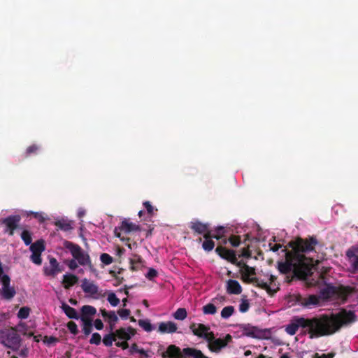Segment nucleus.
I'll return each mask as SVG.
<instances>
[{"mask_svg":"<svg viewBox=\"0 0 358 358\" xmlns=\"http://www.w3.org/2000/svg\"><path fill=\"white\" fill-rule=\"evenodd\" d=\"M100 260L103 264L109 265L113 262V259L110 255L107 253H103L100 256Z\"/></svg>","mask_w":358,"mask_h":358,"instance_id":"nucleus-46","label":"nucleus"},{"mask_svg":"<svg viewBox=\"0 0 358 358\" xmlns=\"http://www.w3.org/2000/svg\"><path fill=\"white\" fill-rule=\"evenodd\" d=\"M241 256L249 258L251 257V252L248 248H244L241 250Z\"/></svg>","mask_w":358,"mask_h":358,"instance_id":"nucleus-59","label":"nucleus"},{"mask_svg":"<svg viewBox=\"0 0 358 358\" xmlns=\"http://www.w3.org/2000/svg\"><path fill=\"white\" fill-rule=\"evenodd\" d=\"M335 294V288L331 285H327L326 287L320 290V294L323 299H329Z\"/></svg>","mask_w":358,"mask_h":358,"instance_id":"nucleus-31","label":"nucleus"},{"mask_svg":"<svg viewBox=\"0 0 358 358\" xmlns=\"http://www.w3.org/2000/svg\"><path fill=\"white\" fill-rule=\"evenodd\" d=\"M357 320L354 311L342 309L337 313L321 315L313 318L294 317L286 326L285 331L294 335L299 327L307 329L310 338L332 335L341 330L343 327L348 326Z\"/></svg>","mask_w":358,"mask_h":358,"instance_id":"nucleus-1","label":"nucleus"},{"mask_svg":"<svg viewBox=\"0 0 358 358\" xmlns=\"http://www.w3.org/2000/svg\"><path fill=\"white\" fill-rule=\"evenodd\" d=\"M270 250L273 252H277L280 248H281L282 245L280 244L275 243H269Z\"/></svg>","mask_w":358,"mask_h":358,"instance_id":"nucleus-60","label":"nucleus"},{"mask_svg":"<svg viewBox=\"0 0 358 358\" xmlns=\"http://www.w3.org/2000/svg\"><path fill=\"white\" fill-rule=\"evenodd\" d=\"M115 345L117 347L121 348L123 350H126L129 348V344L127 343V341H118L115 343Z\"/></svg>","mask_w":358,"mask_h":358,"instance_id":"nucleus-55","label":"nucleus"},{"mask_svg":"<svg viewBox=\"0 0 358 358\" xmlns=\"http://www.w3.org/2000/svg\"><path fill=\"white\" fill-rule=\"evenodd\" d=\"M81 288L85 293L90 294L95 299H97L99 296H104V294L99 292L98 285L87 278L82 280Z\"/></svg>","mask_w":358,"mask_h":358,"instance_id":"nucleus-7","label":"nucleus"},{"mask_svg":"<svg viewBox=\"0 0 358 358\" xmlns=\"http://www.w3.org/2000/svg\"><path fill=\"white\" fill-rule=\"evenodd\" d=\"M162 357L163 358H182V352L179 347L170 345L166 350L162 354Z\"/></svg>","mask_w":358,"mask_h":358,"instance_id":"nucleus-14","label":"nucleus"},{"mask_svg":"<svg viewBox=\"0 0 358 358\" xmlns=\"http://www.w3.org/2000/svg\"><path fill=\"white\" fill-rule=\"evenodd\" d=\"M30 310H31L29 307H27V306L22 307L17 313L18 318H20L21 320L27 319L29 315Z\"/></svg>","mask_w":358,"mask_h":358,"instance_id":"nucleus-41","label":"nucleus"},{"mask_svg":"<svg viewBox=\"0 0 358 358\" xmlns=\"http://www.w3.org/2000/svg\"><path fill=\"white\" fill-rule=\"evenodd\" d=\"M94 327L97 330H101L103 328V324L100 319H96L94 321Z\"/></svg>","mask_w":358,"mask_h":358,"instance_id":"nucleus-58","label":"nucleus"},{"mask_svg":"<svg viewBox=\"0 0 358 358\" xmlns=\"http://www.w3.org/2000/svg\"><path fill=\"white\" fill-rule=\"evenodd\" d=\"M227 292L229 294H240L242 292V287L236 280H229L227 282Z\"/></svg>","mask_w":358,"mask_h":358,"instance_id":"nucleus-17","label":"nucleus"},{"mask_svg":"<svg viewBox=\"0 0 358 358\" xmlns=\"http://www.w3.org/2000/svg\"><path fill=\"white\" fill-rule=\"evenodd\" d=\"M158 275V272L156 269L153 268H150L147 274L145 275V277L149 280H152L155 278H156Z\"/></svg>","mask_w":358,"mask_h":358,"instance_id":"nucleus-51","label":"nucleus"},{"mask_svg":"<svg viewBox=\"0 0 358 358\" xmlns=\"http://www.w3.org/2000/svg\"><path fill=\"white\" fill-rule=\"evenodd\" d=\"M317 241L315 237L309 238H297L288 243L292 251L282 250L285 253V262L278 263V270L281 273L291 272L299 279L306 280L312 274L313 261L305 256L304 253L314 250Z\"/></svg>","mask_w":358,"mask_h":358,"instance_id":"nucleus-2","label":"nucleus"},{"mask_svg":"<svg viewBox=\"0 0 358 358\" xmlns=\"http://www.w3.org/2000/svg\"><path fill=\"white\" fill-rule=\"evenodd\" d=\"M250 308V303L248 299H242L239 305V310L241 313H246Z\"/></svg>","mask_w":358,"mask_h":358,"instance_id":"nucleus-45","label":"nucleus"},{"mask_svg":"<svg viewBox=\"0 0 358 358\" xmlns=\"http://www.w3.org/2000/svg\"><path fill=\"white\" fill-rule=\"evenodd\" d=\"M198 350L192 348H186L182 350V358L192 357L194 358Z\"/></svg>","mask_w":358,"mask_h":358,"instance_id":"nucleus-33","label":"nucleus"},{"mask_svg":"<svg viewBox=\"0 0 358 358\" xmlns=\"http://www.w3.org/2000/svg\"><path fill=\"white\" fill-rule=\"evenodd\" d=\"M209 224L202 223L198 220L190 222L191 229L199 234H203V236L206 233H212L209 229Z\"/></svg>","mask_w":358,"mask_h":358,"instance_id":"nucleus-12","label":"nucleus"},{"mask_svg":"<svg viewBox=\"0 0 358 358\" xmlns=\"http://www.w3.org/2000/svg\"><path fill=\"white\" fill-rule=\"evenodd\" d=\"M320 303V298L316 295H310L306 299L304 305L309 306L311 305H317Z\"/></svg>","mask_w":358,"mask_h":358,"instance_id":"nucleus-38","label":"nucleus"},{"mask_svg":"<svg viewBox=\"0 0 358 358\" xmlns=\"http://www.w3.org/2000/svg\"><path fill=\"white\" fill-rule=\"evenodd\" d=\"M234 313V308L232 306H228L224 308L221 311V317L224 319H227L230 316L233 315Z\"/></svg>","mask_w":358,"mask_h":358,"instance_id":"nucleus-37","label":"nucleus"},{"mask_svg":"<svg viewBox=\"0 0 358 358\" xmlns=\"http://www.w3.org/2000/svg\"><path fill=\"white\" fill-rule=\"evenodd\" d=\"M141 231L139 225L130 222H129V220L125 219L123 221H122L120 226L115 228L114 234L115 236L121 238L122 232L124 234H129L130 232L132 231Z\"/></svg>","mask_w":358,"mask_h":358,"instance_id":"nucleus-6","label":"nucleus"},{"mask_svg":"<svg viewBox=\"0 0 358 358\" xmlns=\"http://www.w3.org/2000/svg\"><path fill=\"white\" fill-rule=\"evenodd\" d=\"M189 329L194 335L202 338L204 333L210 330V327L203 324L192 323L189 326Z\"/></svg>","mask_w":358,"mask_h":358,"instance_id":"nucleus-15","label":"nucleus"},{"mask_svg":"<svg viewBox=\"0 0 358 358\" xmlns=\"http://www.w3.org/2000/svg\"><path fill=\"white\" fill-rule=\"evenodd\" d=\"M202 338L208 343V345H210L213 341L215 339L213 332L209 331H206V333L205 332Z\"/></svg>","mask_w":358,"mask_h":358,"instance_id":"nucleus-50","label":"nucleus"},{"mask_svg":"<svg viewBox=\"0 0 358 358\" xmlns=\"http://www.w3.org/2000/svg\"><path fill=\"white\" fill-rule=\"evenodd\" d=\"M241 273L243 275L245 282H246V280L250 278V276L255 275L256 274L255 268L253 267H250L248 264L244 266V268H243V271H241Z\"/></svg>","mask_w":358,"mask_h":358,"instance_id":"nucleus-30","label":"nucleus"},{"mask_svg":"<svg viewBox=\"0 0 358 358\" xmlns=\"http://www.w3.org/2000/svg\"><path fill=\"white\" fill-rule=\"evenodd\" d=\"M21 217L20 215H10L2 220V224H5L6 229L5 232H7L10 236L14 234V231L17 228L20 222Z\"/></svg>","mask_w":358,"mask_h":358,"instance_id":"nucleus-9","label":"nucleus"},{"mask_svg":"<svg viewBox=\"0 0 358 358\" xmlns=\"http://www.w3.org/2000/svg\"><path fill=\"white\" fill-rule=\"evenodd\" d=\"M67 328L72 334H73V335L78 334V326L74 322H73V321L69 322L67 323Z\"/></svg>","mask_w":358,"mask_h":358,"instance_id":"nucleus-49","label":"nucleus"},{"mask_svg":"<svg viewBox=\"0 0 358 358\" xmlns=\"http://www.w3.org/2000/svg\"><path fill=\"white\" fill-rule=\"evenodd\" d=\"M114 341H116V336L114 332L105 335L103 338V343L106 347H110Z\"/></svg>","mask_w":358,"mask_h":358,"instance_id":"nucleus-32","label":"nucleus"},{"mask_svg":"<svg viewBox=\"0 0 358 358\" xmlns=\"http://www.w3.org/2000/svg\"><path fill=\"white\" fill-rule=\"evenodd\" d=\"M100 312L104 318L108 319V323L115 324L117 322L118 317L115 311H107L106 309H101Z\"/></svg>","mask_w":358,"mask_h":358,"instance_id":"nucleus-24","label":"nucleus"},{"mask_svg":"<svg viewBox=\"0 0 358 358\" xmlns=\"http://www.w3.org/2000/svg\"><path fill=\"white\" fill-rule=\"evenodd\" d=\"M80 319L83 322V331L86 336H88L92 331V320L85 317H80Z\"/></svg>","mask_w":358,"mask_h":358,"instance_id":"nucleus-25","label":"nucleus"},{"mask_svg":"<svg viewBox=\"0 0 358 358\" xmlns=\"http://www.w3.org/2000/svg\"><path fill=\"white\" fill-rule=\"evenodd\" d=\"M203 238L205 240L202 243V248L205 251L210 252L215 247V242L213 241V238L219 240L221 238V236L219 235H213L212 233H206L203 236Z\"/></svg>","mask_w":358,"mask_h":358,"instance_id":"nucleus-13","label":"nucleus"},{"mask_svg":"<svg viewBox=\"0 0 358 358\" xmlns=\"http://www.w3.org/2000/svg\"><path fill=\"white\" fill-rule=\"evenodd\" d=\"M177 329L176 324L173 322L169 321L159 323L158 331L162 334H173L176 332Z\"/></svg>","mask_w":358,"mask_h":358,"instance_id":"nucleus-16","label":"nucleus"},{"mask_svg":"<svg viewBox=\"0 0 358 358\" xmlns=\"http://www.w3.org/2000/svg\"><path fill=\"white\" fill-rule=\"evenodd\" d=\"M29 353V350L27 348H23L20 350L19 355L20 357H27Z\"/></svg>","mask_w":358,"mask_h":358,"instance_id":"nucleus-63","label":"nucleus"},{"mask_svg":"<svg viewBox=\"0 0 358 358\" xmlns=\"http://www.w3.org/2000/svg\"><path fill=\"white\" fill-rule=\"evenodd\" d=\"M215 252L222 259L231 262H236V255L234 250L227 249V248L220 245L215 248Z\"/></svg>","mask_w":358,"mask_h":358,"instance_id":"nucleus-10","label":"nucleus"},{"mask_svg":"<svg viewBox=\"0 0 358 358\" xmlns=\"http://www.w3.org/2000/svg\"><path fill=\"white\" fill-rule=\"evenodd\" d=\"M187 316V313L185 308H179L176 310V311L173 313V317L176 320H183Z\"/></svg>","mask_w":358,"mask_h":358,"instance_id":"nucleus-36","label":"nucleus"},{"mask_svg":"<svg viewBox=\"0 0 358 358\" xmlns=\"http://www.w3.org/2000/svg\"><path fill=\"white\" fill-rule=\"evenodd\" d=\"M129 352L131 354H133L134 352H138L141 355H143L145 357H150V355L145 351L144 349L141 348L139 349L138 346L136 343H133L130 348H129Z\"/></svg>","mask_w":358,"mask_h":358,"instance_id":"nucleus-35","label":"nucleus"},{"mask_svg":"<svg viewBox=\"0 0 358 358\" xmlns=\"http://www.w3.org/2000/svg\"><path fill=\"white\" fill-rule=\"evenodd\" d=\"M50 269H45V272L48 275L55 276L56 274L62 271V268H60L59 263L54 257H52L50 259Z\"/></svg>","mask_w":358,"mask_h":358,"instance_id":"nucleus-20","label":"nucleus"},{"mask_svg":"<svg viewBox=\"0 0 358 358\" xmlns=\"http://www.w3.org/2000/svg\"><path fill=\"white\" fill-rule=\"evenodd\" d=\"M143 206L145 207V208L146 209L148 213L150 215H152L154 214V207L152 206L150 202L148 201H146L143 202Z\"/></svg>","mask_w":358,"mask_h":358,"instance_id":"nucleus-53","label":"nucleus"},{"mask_svg":"<svg viewBox=\"0 0 358 358\" xmlns=\"http://www.w3.org/2000/svg\"><path fill=\"white\" fill-rule=\"evenodd\" d=\"M55 225L60 230L69 231L73 229L70 222L65 220H57L55 222Z\"/></svg>","mask_w":358,"mask_h":358,"instance_id":"nucleus-27","label":"nucleus"},{"mask_svg":"<svg viewBox=\"0 0 358 358\" xmlns=\"http://www.w3.org/2000/svg\"><path fill=\"white\" fill-rule=\"evenodd\" d=\"M117 313L122 319L126 320L129 316L131 311L129 309H120Z\"/></svg>","mask_w":358,"mask_h":358,"instance_id":"nucleus-52","label":"nucleus"},{"mask_svg":"<svg viewBox=\"0 0 358 358\" xmlns=\"http://www.w3.org/2000/svg\"><path fill=\"white\" fill-rule=\"evenodd\" d=\"M82 315L85 318H90L89 316H93L96 314V310L94 307L89 305H85L81 308Z\"/></svg>","mask_w":358,"mask_h":358,"instance_id":"nucleus-26","label":"nucleus"},{"mask_svg":"<svg viewBox=\"0 0 358 358\" xmlns=\"http://www.w3.org/2000/svg\"><path fill=\"white\" fill-rule=\"evenodd\" d=\"M241 329L243 334L248 337L262 338L264 336V332L261 329L250 324H243Z\"/></svg>","mask_w":358,"mask_h":358,"instance_id":"nucleus-11","label":"nucleus"},{"mask_svg":"<svg viewBox=\"0 0 358 358\" xmlns=\"http://www.w3.org/2000/svg\"><path fill=\"white\" fill-rule=\"evenodd\" d=\"M29 250L31 252L42 253L45 250V241L39 239L30 245Z\"/></svg>","mask_w":358,"mask_h":358,"instance_id":"nucleus-23","label":"nucleus"},{"mask_svg":"<svg viewBox=\"0 0 358 358\" xmlns=\"http://www.w3.org/2000/svg\"><path fill=\"white\" fill-rule=\"evenodd\" d=\"M110 274H111L113 277L115 278L117 282L114 285L115 286H117V285H120L124 281L123 278H120L119 277H117L116 275L115 271H110Z\"/></svg>","mask_w":358,"mask_h":358,"instance_id":"nucleus-56","label":"nucleus"},{"mask_svg":"<svg viewBox=\"0 0 358 358\" xmlns=\"http://www.w3.org/2000/svg\"><path fill=\"white\" fill-rule=\"evenodd\" d=\"M20 236L26 245L32 244V234L29 231L26 229L23 230Z\"/></svg>","mask_w":358,"mask_h":358,"instance_id":"nucleus-34","label":"nucleus"},{"mask_svg":"<svg viewBox=\"0 0 358 358\" xmlns=\"http://www.w3.org/2000/svg\"><path fill=\"white\" fill-rule=\"evenodd\" d=\"M217 312L216 306L211 303H209L203 307V313L206 315H214Z\"/></svg>","mask_w":358,"mask_h":358,"instance_id":"nucleus-39","label":"nucleus"},{"mask_svg":"<svg viewBox=\"0 0 358 358\" xmlns=\"http://www.w3.org/2000/svg\"><path fill=\"white\" fill-rule=\"evenodd\" d=\"M246 282L255 283L257 287L266 289L267 292L271 291V288L269 285L267 284V282H265L264 281H259V279L256 277L248 278V280H246Z\"/></svg>","mask_w":358,"mask_h":358,"instance_id":"nucleus-28","label":"nucleus"},{"mask_svg":"<svg viewBox=\"0 0 358 358\" xmlns=\"http://www.w3.org/2000/svg\"><path fill=\"white\" fill-rule=\"evenodd\" d=\"M62 310L64 312L66 315L71 319L78 320L79 318L78 314L76 310L66 303H63L61 306Z\"/></svg>","mask_w":358,"mask_h":358,"instance_id":"nucleus-22","label":"nucleus"},{"mask_svg":"<svg viewBox=\"0 0 358 358\" xmlns=\"http://www.w3.org/2000/svg\"><path fill=\"white\" fill-rule=\"evenodd\" d=\"M114 333L116 336V339L119 338L123 341H129L131 339V335L127 334L128 331L126 330V328L121 327L119 329H117Z\"/></svg>","mask_w":358,"mask_h":358,"instance_id":"nucleus-29","label":"nucleus"},{"mask_svg":"<svg viewBox=\"0 0 358 358\" xmlns=\"http://www.w3.org/2000/svg\"><path fill=\"white\" fill-rule=\"evenodd\" d=\"M229 242L233 247H238L241 243V238L239 236L232 235L229 238Z\"/></svg>","mask_w":358,"mask_h":358,"instance_id":"nucleus-48","label":"nucleus"},{"mask_svg":"<svg viewBox=\"0 0 358 358\" xmlns=\"http://www.w3.org/2000/svg\"><path fill=\"white\" fill-rule=\"evenodd\" d=\"M224 229L223 227H218L215 229V234H213V235H219L222 237V234L224 233Z\"/></svg>","mask_w":358,"mask_h":358,"instance_id":"nucleus-61","label":"nucleus"},{"mask_svg":"<svg viewBox=\"0 0 358 358\" xmlns=\"http://www.w3.org/2000/svg\"><path fill=\"white\" fill-rule=\"evenodd\" d=\"M108 301L112 306H117L120 303V299L117 297L115 293L110 292L108 294Z\"/></svg>","mask_w":358,"mask_h":358,"instance_id":"nucleus-43","label":"nucleus"},{"mask_svg":"<svg viewBox=\"0 0 358 358\" xmlns=\"http://www.w3.org/2000/svg\"><path fill=\"white\" fill-rule=\"evenodd\" d=\"M21 338L14 329L0 330V343L8 348L17 350L20 346Z\"/></svg>","mask_w":358,"mask_h":358,"instance_id":"nucleus-3","label":"nucleus"},{"mask_svg":"<svg viewBox=\"0 0 358 358\" xmlns=\"http://www.w3.org/2000/svg\"><path fill=\"white\" fill-rule=\"evenodd\" d=\"M144 261L137 255H134L133 258L129 259L130 270L132 271H138L143 266Z\"/></svg>","mask_w":358,"mask_h":358,"instance_id":"nucleus-19","label":"nucleus"},{"mask_svg":"<svg viewBox=\"0 0 358 358\" xmlns=\"http://www.w3.org/2000/svg\"><path fill=\"white\" fill-rule=\"evenodd\" d=\"M76 259L73 258V259L69 260L68 263V266L71 270H75L78 268V264L76 262Z\"/></svg>","mask_w":358,"mask_h":358,"instance_id":"nucleus-57","label":"nucleus"},{"mask_svg":"<svg viewBox=\"0 0 358 358\" xmlns=\"http://www.w3.org/2000/svg\"><path fill=\"white\" fill-rule=\"evenodd\" d=\"M194 358H208V357H206V355H204L203 353L201 350H198Z\"/></svg>","mask_w":358,"mask_h":358,"instance_id":"nucleus-64","label":"nucleus"},{"mask_svg":"<svg viewBox=\"0 0 358 358\" xmlns=\"http://www.w3.org/2000/svg\"><path fill=\"white\" fill-rule=\"evenodd\" d=\"M39 146L36 144H33L29 146L24 152V157L27 158L33 154H36L39 150Z\"/></svg>","mask_w":358,"mask_h":358,"instance_id":"nucleus-42","label":"nucleus"},{"mask_svg":"<svg viewBox=\"0 0 358 358\" xmlns=\"http://www.w3.org/2000/svg\"><path fill=\"white\" fill-rule=\"evenodd\" d=\"M30 259L35 264L41 265L42 264L41 253L31 252Z\"/></svg>","mask_w":358,"mask_h":358,"instance_id":"nucleus-44","label":"nucleus"},{"mask_svg":"<svg viewBox=\"0 0 358 358\" xmlns=\"http://www.w3.org/2000/svg\"><path fill=\"white\" fill-rule=\"evenodd\" d=\"M101 342V337L99 333H94L90 340V344L99 345Z\"/></svg>","mask_w":358,"mask_h":358,"instance_id":"nucleus-47","label":"nucleus"},{"mask_svg":"<svg viewBox=\"0 0 358 358\" xmlns=\"http://www.w3.org/2000/svg\"><path fill=\"white\" fill-rule=\"evenodd\" d=\"M231 341L232 336L230 334H227L224 338H215L210 345H208V347L211 352L218 353Z\"/></svg>","mask_w":358,"mask_h":358,"instance_id":"nucleus-8","label":"nucleus"},{"mask_svg":"<svg viewBox=\"0 0 358 358\" xmlns=\"http://www.w3.org/2000/svg\"><path fill=\"white\" fill-rule=\"evenodd\" d=\"M30 214L32 215L34 218L37 219L41 223L45 221V217L42 213L30 212Z\"/></svg>","mask_w":358,"mask_h":358,"instance_id":"nucleus-54","label":"nucleus"},{"mask_svg":"<svg viewBox=\"0 0 358 358\" xmlns=\"http://www.w3.org/2000/svg\"><path fill=\"white\" fill-rule=\"evenodd\" d=\"M346 257L348 259L350 265V271L352 273H358V255L348 250L346 252Z\"/></svg>","mask_w":358,"mask_h":358,"instance_id":"nucleus-18","label":"nucleus"},{"mask_svg":"<svg viewBox=\"0 0 358 358\" xmlns=\"http://www.w3.org/2000/svg\"><path fill=\"white\" fill-rule=\"evenodd\" d=\"M78 281V278L74 274H65L63 275L62 285L65 289H69L76 285Z\"/></svg>","mask_w":358,"mask_h":358,"instance_id":"nucleus-21","label":"nucleus"},{"mask_svg":"<svg viewBox=\"0 0 358 358\" xmlns=\"http://www.w3.org/2000/svg\"><path fill=\"white\" fill-rule=\"evenodd\" d=\"M64 245L69 250L73 257L78 261L79 264L92 267V262L89 255L85 252L78 245L70 241H66Z\"/></svg>","mask_w":358,"mask_h":358,"instance_id":"nucleus-4","label":"nucleus"},{"mask_svg":"<svg viewBox=\"0 0 358 358\" xmlns=\"http://www.w3.org/2000/svg\"><path fill=\"white\" fill-rule=\"evenodd\" d=\"M233 264L241 268V271H243V268H244V266L247 265L245 263H244L243 261H238V259L236 258V262L232 263Z\"/></svg>","mask_w":358,"mask_h":358,"instance_id":"nucleus-62","label":"nucleus"},{"mask_svg":"<svg viewBox=\"0 0 358 358\" xmlns=\"http://www.w3.org/2000/svg\"><path fill=\"white\" fill-rule=\"evenodd\" d=\"M138 325L147 332H151L153 330L152 325L148 320H139Z\"/></svg>","mask_w":358,"mask_h":358,"instance_id":"nucleus-40","label":"nucleus"},{"mask_svg":"<svg viewBox=\"0 0 358 358\" xmlns=\"http://www.w3.org/2000/svg\"><path fill=\"white\" fill-rule=\"evenodd\" d=\"M10 276H4L0 279V296L2 299L11 301L16 295V289L14 286L10 285Z\"/></svg>","mask_w":358,"mask_h":358,"instance_id":"nucleus-5","label":"nucleus"}]
</instances>
